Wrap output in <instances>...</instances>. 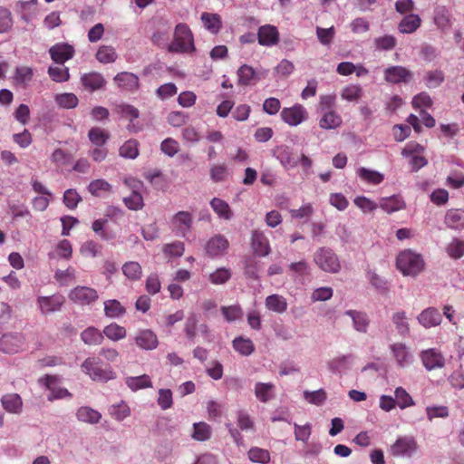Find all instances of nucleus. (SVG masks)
<instances>
[{
    "label": "nucleus",
    "instance_id": "1",
    "mask_svg": "<svg viewBox=\"0 0 464 464\" xmlns=\"http://www.w3.org/2000/svg\"><path fill=\"white\" fill-rule=\"evenodd\" d=\"M168 51L179 53H191L196 51L192 32L186 24L176 25L173 42L168 45Z\"/></svg>",
    "mask_w": 464,
    "mask_h": 464
},
{
    "label": "nucleus",
    "instance_id": "2",
    "mask_svg": "<svg viewBox=\"0 0 464 464\" xmlns=\"http://www.w3.org/2000/svg\"><path fill=\"white\" fill-rule=\"evenodd\" d=\"M81 368L94 382H106L116 377L112 368L110 365H103L98 358H87L82 363Z\"/></svg>",
    "mask_w": 464,
    "mask_h": 464
},
{
    "label": "nucleus",
    "instance_id": "3",
    "mask_svg": "<svg viewBox=\"0 0 464 464\" xmlns=\"http://www.w3.org/2000/svg\"><path fill=\"white\" fill-rule=\"evenodd\" d=\"M396 266L404 276H415L422 271L424 261L420 255L408 249L399 254Z\"/></svg>",
    "mask_w": 464,
    "mask_h": 464
},
{
    "label": "nucleus",
    "instance_id": "4",
    "mask_svg": "<svg viewBox=\"0 0 464 464\" xmlns=\"http://www.w3.org/2000/svg\"><path fill=\"white\" fill-rule=\"evenodd\" d=\"M314 261L319 268L327 273H337L341 263L337 255L328 247H320L314 255Z\"/></svg>",
    "mask_w": 464,
    "mask_h": 464
},
{
    "label": "nucleus",
    "instance_id": "5",
    "mask_svg": "<svg viewBox=\"0 0 464 464\" xmlns=\"http://www.w3.org/2000/svg\"><path fill=\"white\" fill-rule=\"evenodd\" d=\"M25 349V338L19 333L5 334L0 338V352L14 354Z\"/></svg>",
    "mask_w": 464,
    "mask_h": 464
},
{
    "label": "nucleus",
    "instance_id": "6",
    "mask_svg": "<svg viewBox=\"0 0 464 464\" xmlns=\"http://www.w3.org/2000/svg\"><path fill=\"white\" fill-rule=\"evenodd\" d=\"M124 184L131 189L128 197L123 198L125 206L130 210H140L143 208V198L140 192L142 183L135 179H125Z\"/></svg>",
    "mask_w": 464,
    "mask_h": 464
},
{
    "label": "nucleus",
    "instance_id": "7",
    "mask_svg": "<svg viewBox=\"0 0 464 464\" xmlns=\"http://www.w3.org/2000/svg\"><path fill=\"white\" fill-rule=\"evenodd\" d=\"M68 297L76 304L90 305L98 300L99 295L92 287L78 285L71 290Z\"/></svg>",
    "mask_w": 464,
    "mask_h": 464
},
{
    "label": "nucleus",
    "instance_id": "8",
    "mask_svg": "<svg viewBox=\"0 0 464 464\" xmlns=\"http://www.w3.org/2000/svg\"><path fill=\"white\" fill-rule=\"evenodd\" d=\"M228 247L229 242L227 238L223 235L218 234L207 241L205 251L209 257L215 258L226 255Z\"/></svg>",
    "mask_w": 464,
    "mask_h": 464
},
{
    "label": "nucleus",
    "instance_id": "9",
    "mask_svg": "<svg viewBox=\"0 0 464 464\" xmlns=\"http://www.w3.org/2000/svg\"><path fill=\"white\" fill-rule=\"evenodd\" d=\"M280 115L282 120L289 126H297L304 121L308 117L306 110L301 104L284 108Z\"/></svg>",
    "mask_w": 464,
    "mask_h": 464
},
{
    "label": "nucleus",
    "instance_id": "10",
    "mask_svg": "<svg viewBox=\"0 0 464 464\" xmlns=\"http://www.w3.org/2000/svg\"><path fill=\"white\" fill-rule=\"evenodd\" d=\"M423 366L428 371L440 369L445 365V358L437 349L430 348L424 350L420 354Z\"/></svg>",
    "mask_w": 464,
    "mask_h": 464
},
{
    "label": "nucleus",
    "instance_id": "11",
    "mask_svg": "<svg viewBox=\"0 0 464 464\" xmlns=\"http://www.w3.org/2000/svg\"><path fill=\"white\" fill-rule=\"evenodd\" d=\"M412 78V72L403 66H390L384 71V79L390 83L408 82Z\"/></svg>",
    "mask_w": 464,
    "mask_h": 464
},
{
    "label": "nucleus",
    "instance_id": "12",
    "mask_svg": "<svg viewBox=\"0 0 464 464\" xmlns=\"http://www.w3.org/2000/svg\"><path fill=\"white\" fill-rule=\"evenodd\" d=\"M257 40L258 44L263 46L276 45L279 42V32L272 24L262 25L257 31Z\"/></svg>",
    "mask_w": 464,
    "mask_h": 464
},
{
    "label": "nucleus",
    "instance_id": "13",
    "mask_svg": "<svg viewBox=\"0 0 464 464\" xmlns=\"http://www.w3.org/2000/svg\"><path fill=\"white\" fill-rule=\"evenodd\" d=\"M417 442L413 438H399L391 447V452L393 456H411L417 450Z\"/></svg>",
    "mask_w": 464,
    "mask_h": 464
},
{
    "label": "nucleus",
    "instance_id": "14",
    "mask_svg": "<svg viewBox=\"0 0 464 464\" xmlns=\"http://www.w3.org/2000/svg\"><path fill=\"white\" fill-rule=\"evenodd\" d=\"M137 346L142 350H154L159 344L156 334L150 329L140 330L135 336Z\"/></svg>",
    "mask_w": 464,
    "mask_h": 464
},
{
    "label": "nucleus",
    "instance_id": "15",
    "mask_svg": "<svg viewBox=\"0 0 464 464\" xmlns=\"http://www.w3.org/2000/svg\"><path fill=\"white\" fill-rule=\"evenodd\" d=\"M49 53L53 62L63 64L66 61L72 58L74 49L68 44H56L50 48Z\"/></svg>",
    "mask_w": 464,
    "mask_h": 464
},
{
    "label": "nucleus",
    "instance_id": "16",
    "mask_svg": "<svg viewBox=\"0 0 464 464\" xmlns=\"http://www.w3.org/2000/svg\"><path fill=\"white\" fill-rule=\"evenodd\" d=\"M37 303L43 314H50L61 309L64 303V297L60 295L40 296L37 299Z\"/></svg>",
    "mask_w": 464,
    "mask_h": 464
},
{
    "label": "nucleus",
    "instance_id": "17",
    "mask_svg": "<svg viewBox=\"0 0 464 464\" xmlns=\"http://www.w3.org/2000/svg\"><path fill=\"white\" fill-rule=\"evenodd\" d=\"M57 380V376L54 375L46 374L44 376V385L50 391L48 401H53L66 397L72 398V393L67 389L54 386Z\"/></svg>",
    "mask_w": 464,
    "mask_h": 464
},
{
    "label": "nucleus",
    "instance_id": "18",
    "mask_svg": "<svg viewBox=\"0 0 464 464\" xmlns=\"http://www.w3.org/2000/svg\"><path fill=\"white\" fill-rule=\"evenodd\" d=\"M251 241L253 250L256 255L266 256L270 253L269 241L263 232L253 231Z\"/></svg>",
    "mask_w": 464,
    "mask_h": 464
},
{
    "label": "nucleus",
    "instance_id": "19",
    "mask_svg": "<svg viewBox=\"0 0 464 464\" xmlns=\"http://www.w3.org/2000/svg\"><path fill=\"white\" fill-rule=\"evenodd\" d=\"M441 314L438 309L430 307L423 310L418 316L419 323L425 328L437 326L441 323Z\"/></svg>",
    "mask_w": 464,
    "mask_h": 464
},
{
    "label": "nucleus",
    "instance_id": "20",
    "mask_svg": "<svg viewBox=\"0 0 464 464\" xmlns=\"http://www.w3.org/2000/svg\"><path fill=\"white\" fill-rule=\"evenodd\" d=\"M172 227L185 236L192 226V216L188 211H179L171 219Z\"/></svg>",
    "mask_w": 464,
    "mask_h": 464
},
{
    "label": "nucleus",
    "instance_id": "21",
    "mask_svg": "<svg viewBox=\"0 0 464 464\" xmlns=\"http://www.w3.org/2000/svg\"><path fill=\"white\" fill-rule=\"evenodd\" d=\"M114 82L118 87L126 91H136L139 88V78L137 75L128 72L118 73L114 77Z\"/></svg>",
    "mask_w": 464,
    "mask_h": 464
},
{
    "label": "nucleus",
    "instance_id": "22",
    "mask_svg": "<svg viewBox=\"0 0 464 464\" xmlns=\"http://www.w3.org/2000/svg\"><path fill=\"white\" fill-rule=\"evenodd\" d=\"M383 211L392 213L404 209L406 203L400 195H392L391 197L382 198L378 205Z\"/></svg>",
    "mask_w": 464,
    "mask_h": 464
},
{
    "label": "nucleus",
    "instance_id": "23",
    "mask_svg": "<svg viewBox=\"0 0 464 464\" xmlns=\"http://www.w3.org/2000/svg\"><path fill=\"white\" fill-rule=\"evenodd\" d=\"M3 408L9 413L19 414L22 412L23 401L17 393H8L2 397Z\"/></svg>",
    "mask_w": 464,
    "mask_h": 464
},
{
    "label": "nucleus",
    "instance_id": "24",
    "mask_svg": "<svg viewBox=\"0 0 464 464\" xmlns=\"http://www.w3.org/2000/svg\"><path fill=\"white\" fill-rule=\"evenodd\" d=\"M391 350L397 363L401 367H406L411 363L412 356L405 344L401 343H393L391 345Z\"/></svg>",
    "mask_w": 464,
    "mask_h": 464
},
{
    "label": "nucleus",
    "instance_id": "25",
    "mask_svg": "<svg viewBox=\"0 0 464 464\" xmlns=\"http://www.w3.org/2000/svg\"><path fill=\"white\" fill-rule=\"evenodd\" d=\"M344 314L352 318L353 328L357 332H367L370 324V320L366 313L356 310H347L345 311Z\"/></svg>",
    "mask_w": 464,
    "mask_h": 464
},
{
    "label": "nucleus",
    "instance_id": "26",
    "mask_svg": "<svg viewBox=\"0 0 464 464\" xmlns=\"http://www.w3.org/2000/svg\"><path fill=\"white\" fill-rule=\"evenodd\" d=\"M444 222L450 229H464V210L449 209L446 212Z\"/></svg>",
    "mask_w": 464,
    "mask_h": 464
},
{
    "label": "nucleus",
    "instance_id": "27",
    "mask_svg": "<svg viewBox=\"0 0 464 464\" xmlns=\"http://www.w3.org/2000/svg\"><path fill=\"white\" fill-rule=\"evenodd\" d=\"M421 24V20L418 14H410L405 15L398 24V30L401 34L414 33Z\"/></svg>",
    "mask_w": 464,
    "mask_h": 464
},
{
    "label": "nucleus",
    "instance_id": "28",
    "mask_svg": "<svg viewBox=\"0 0 464 464\" xmlns=\"http://www.w3.org/2000/svg\"><path fill=\"white\" fill-rule=\"evenodd\" d=\"M266 307L272 312L276 314H283L287 310L286 299L277 294L268 295L265 300Z\"/></svg>",
    "mask_w": 464,
    "mask_h": 464
},
{
    "label": "nucleus",
    "instance_id": "29",
    "mask_svg": "<svg viewBox=\"0 0 464 464\" xmlns=\"http://www.w3.org/2000/svg\"><path fill=\"white\" fill-rule=\"evenodd\" d=\"M88 191L94 197L100 198L112 192V186L103 179H93L88 186Z\"/></svg>",
    "mask_w": 464,
    "mask_h": 464
},
{
    "label": "nucleus",
    "instance_id": "30",
    "mask_svg": "<svg viewBox=\"0 0 464 464\" xmlns=\"http://www.w3.org/2000/svg\"><path fill=\"white\" fill-rule=\"evenodd\" d=\"M78 420L90 424H96L102 419V414L91 407L82 406L76 412Z\"/></svg>",
    "mask_w": 464,
    "mask_h": 464
},
{
    "label": "nucleus",
    "instance_id": "31",
    "mask_svg": "<svg viewBox=\"0 0 464 464\" xmlns=\"http://www.w3.org/2000/svg\"><path fill=\"white\" fill-rule=\"evenodd\" d=\"M210 206L213 211L223 219L229 220L233 216V212L229 205L219 198H212L210 201Z\"/></svg>",
    "mask_w": 464,
    "mask_h": 464
},
{
    "label": "nucleus",
    "instance_id": "32",
    "mask_svg": "<svg viewBox=\"0 0 464 464\" xmlns=\"http://www.w3.org/2000/svg\"><path fill=\"white\" fill-rule=\"evenodd\" d=\"M104 314L110 318H118L126 314L125 307L116 299H110L104 302Z\"/></svg>",
    "mask_w": 464,
    "mask_h": 464
},
{
    "label": "nucleus",
    "instance_id": "33",
    "mask_svg": "<svg viewBox=\"0 0 464 464\" xmlns=\"http://www.w3.org/2000/svg\"><path fill=\"white\" fill-rule=\"evenodd\" d=\"M82 341L88 345L101 344L104 339L103 334L95 327H88L81 334Z\"/></svg>",
    "mask_w": 464,
    "mask_h": 464
},
{
    "label": "nucleus",
    "instance_id": "34",
    "mask_svg": "<svg viewBox=\"0 0 464 464\" xmlns=\"http://www.w3.org/2000/svg\"><path fill=\"white\" fill-rule=\"evenodd\" d=\"M82 82L83 86L91 91L99 90L105 83L104 78L98 72H90L84 74L82 77Z\"/></svg>",
    "mask_w": 464,
    "mask_h": 464
},
{
    "label": "nucleus",
    "instance_id": "35",
    "mask_svg": "<svg viewBox=\"0 0 464 464\" xmlns=\"http://www.w3.org/2000/svg\"><path fill=\"white\" fill-rule=\"evenodd\" d=\"M88 138L94 146L102 147L110 139V133L100 127H92L88 132Z\"/></svg>",
    "mask_w": 464,
    "mask_h": 464
},
{
    "label": "nucleus",
    "instance_id": "36",
    "mask_svg": "<svg viewBox=\"0 0 464 464\" xmlns=\"http://www.w3.org/2000/svg\"><path fill=\"white\" fill-rule=\"evenodd\" d=\"M275 385L273 383L257 382L255 385L256 397L262 402H267L274 397Z\"/></svg>",
    "mask_w": 464,
    "mask_h": 464
},
{
    "label": "nucleus",
    "instance_id": "37",
    "mask_svg": "<svg viewBox=\"0 0 464 464\" xmlns=\"http://www.w3.org/2000/svg\"><path fill=\"white\" fill-rule=\"evenodd\" d=\"M343 121L339 114L334 111L325 112L320 120L319 125L325 130L335 129L341 126Z\"/></svg>",
    "mask_w": 464,
    "mask_h": 464
},
{
    "label": "nucleus",
    "instance_id": "38",
    "mask_svg": "<svg viewBox=\"0 0 464 464\" xmlns=\"http://www.w3.org/2000/svg\"><path fill=\"white\" fill-rule=\"evenodd\" d=\"M201 20L205 27L212 34H218L222 27L220 16L217 14L203 13Z\"/></svg>",
    "mask_w": 464,
    "mask_h": 464
},
{
    "label": "nucleus",
    "instance_id": "39",
    "mask_svg": "<svg viewBox=\"0 0 464 464\" xmlns=\"http://www.w3.org/2000/svg\"><path fill=\"white\" fill-rule=\"evenodd\" d=\"M125 383L133 392L152 386L150 378L147 374H142L136 377H127Z\"/></svg>",
    "mask_w": 464,
    "mask_h": 464
},
{
    "label": "nucleus",
    "instance_id": "40",
    "mask_svg": "<svg viewBox=\"0 0 464 464\" xmlns=\"http://www.w3.org/2000/svg\"><path fill=\"white\" fill-rule=\"evenodd\" d=\"M233 348L244 356H248L255 351L253 342L249 338H244L242 336L233 340Z\"/></svg>",
    "mask_w": 464,
    "mask_h": 464
},
{
    "label": "nucleus",
    "instance_id": "41",
    "mask_svg": "<svg viewBox=\"0 0 464 464\" xmlns=\"http://www.w3.org/2000/svg\"><path fill=\"white\" fill-rule=\"evenodd\" d=\"M122 273L128 279L137 281L141 278L142 268L138 262L129 261L122 266Z\"/></svg>",
    "mask_w": 464,
    "mask_h": 464
},
{
    "label": "nucleus",
    "instance_id": "42",
    "mask_svg": "<svg viewBox=\"0 0 464 464\" xmlns=\"http://www.w3.org/2000/svg\"><path fill=\"white\" fill-rule=\"evenodd\" d=\"M247 457L252 462L260 464H267L271 459L269 451L259 447L250 448L247 451Z\"/></svg>",
    "mask_w": 464,
    "mask_h": 464
},
{
    "label": "nucleus",
    "instance_id": "43",
    "mask_svg": "<svg viewBox=\"0 0 464 464\" xmlns=\"http://www.w3.org/2000/svg\"><path fill=\"white\" fill-rule=\"evenodd\" d=\"M119 153L125 159L134 160L139 155V142L136 140L125 141L120 148Z\"/></svg>",
    "mask_w": 464,
    "mask_h": 464
},
{
    "label": "nucleus",
    "instance_id": "44",
    "mask_svg": "<svg viewBox=\"0 0 464 464\" xmlns=\"http://www.w3.org/2000/svg\"><path fill=\"white\" fill-rule=\"evenodd\" d=\"M392 320L401 335H406L410 333V325L404 311H398L394 313Z\"/></svg>",
    "mask_w": 464,
    "mask_h": 464
},
{
    "label": "nucleus",
    "instance_id": "45",
    "mask_svg": "<svg viewBox=\"0 0 464 464\" xmlns=\"http://www.w3.org/2000/svg\"><path fill=\"white\" fill-rule=\"evenodd\" d=\"M352 354L340 355L329 362V368L334 372H341L350 368Z\"/></svg>",
    "mask_w": 464,
    "mask_h": 464
},
{
    "label": "nucleus",
    "instance_id": "46",
    "mask_svg": "<svg viewBox=\"0 0 464 464\" xmlns=\"http://www.w3.org/2000/svg\"><path fill=\"white\" fill-rule=\"evenodd\" d=\"M103 334L110 340L117 342L126 337L127 331L123 326L113 323L103 329Z\"/></svg>",
    "mask_w": 464,
    "mask_h": 464
},
{
    "label": "nucleus",
    "instance_id": "47",
    "mask_svg": "<svg viewBox=\"0 0 464 464\" xmlns=\"http://www.w3.org/2000/svg\"><path fill=\"white\" fill-rule=\"evenodd\" d=\"M192 438L198 441H205L211 437V428L206 422H198L193 425Z\"/></svg>",
    "mask_w": 464,
    "mask_h": 464
},
{
    "label": "nucleus",
    "instance_id": "48",
    "mask_svg": "<svg viewBox=\"0 0 464 464\" xmlns=\"http://www.w3.org/2000/svg\"><path fill=\"white\" fill-rule=\"evenodd\" d=\"M357 175L365 182L378 185L383 180V175L378 171L368 169L366 168H360L357 170Z\"/></svg>",
    "mask_w": 464,
    "mask_h": 464
},
{
    "label": "nucleus",
    "instance_id": "49",
    "mask_svg": "<svg viewBox=\"0 0 464 464\" xmlns=\"http://www.w3.org/2000/svg\"><path fill=\"white\" fill-rule=\"evenodd\" d=\"M33 75L34 72L31 67L19 66L15 69L14 80L15 83L25 86L31 82Z\"/></svg>",
    "mask_w": 464,
    "mask_h": 464
},
{
    "label": "nucleus",
    "instance_id": "50",
    "mask_svg": "<svg viewBox=\"0 0 464 464\" xmlns=\"http://www.w3.org/2000/svg\"><path fill=\"white\" fill-rule=\"evenodd\" d=\"M396 404L401 409L414 405V401L407 391L402 387H398L394 391Z\"/></svg>",
    "mask_w": 464,
    "mask_h": 464
},
{
    "label": "nucleus",
    "instance_id": "51",
    "mask_svg": "<svg viewBox=\"0 0 464 464\" xmlns=\"http://www.w3.org/2000/svg\"><path fill=\"white\" fill-rule=\"evenodd\" d=\"M228 174V169L226 164H214L209 169L210 179L215 183L225 181Z\"/></svg>",
    "mask_w": 464,
    "mask_h": 464
},
{
    "label": "nucleus",
    "instance_id": "52",
    "mask_svg": "<svg viewBox=\"0 0 464 464\" xmlns=\"http://www.w3.org/2000/svg\"><path fill=\"white\" fill-rule=\"evenodd\" d=\"M448 255L454 259H459L464 256V241L459 238H453L447 246Z\"/></svg>",
    "mask_w": 464,
    "mask_h": 464
},
{
    "label": "nucleus",
    "instance_id": "53",
    "mask_svg": "<svg viewBox=\"0 0 464 464\" xmlns=\"http://www.w3.org/2000/svg\"><path fill=\"white\" fill-rule=\"evenodd\" d=\"M96 58L102 63H110L115 62L117 53L113 47L102 45L98 49Z\"/></svg>",
    "mask_w": 464,
    "mask_h": 464
},
{
    "label": "nucleus",
    "instance_id": "54",
    "mask_svg": "<svg viewBox=\"0 0 464 464\" xmlns=\"http://www.w3.org/2000/svg\"><path fill=\"white\" fill-rule=\"evenodd\" d=\"M362 95V89L356 84H350L343 88L341 97L348 102L358 101Z\"/></svg>",
    "mask_w": 464,
    "mask_h": 464
},
{
    "label": "nucleus",
    "instance_id": "55",
    "mask_svg": "<svg viewBox=\"0 0 464 464\" xmlns=\"http://www.w3.org/2000/svg\"><path fill=\"white\" fill-rule=\"evenodd\" d=\"M48 73L51 79L56 82H63L69 80L70 74L67 67L63 64L59 66H50Z\"/></svg>",
    "mask_w": 464,
    "mask_h": 464
},
{
    "label": "nucleus",
    "instance_id": "56",
    "mask_svg": "<svg viewBox=\"0 0 464 464\" xmlns=\"http://www.w3.org/2000/svg\"><path fill=\"white\" fill-rule=\"evenodd\" d=\"M425 84L429 88H437L444 82V73L441 70H433L426 72Z\"/></svg>",
    "mask_w": 464,
    "mask_h": 464
},
{
    "label": "nucleus",
    "instance_id": "57",
    "mask_svg": "<svg viewBox=\"0 0 464 464\" xmlns=\"http://www.w3.org/2000/svg\"><path fill=\"white\" fill-rule=\"evenodd\" d=\"M255 70L253 67L244 64L237 70L238 84L239 85H249L251 81L255 77Z\"/></svg>",
    "mask_w": 464,
    "mask_h": 464
},
{
    "label": "nucleus",
    "instance_id": "58",
    "mask_svg": "<svg viewBox=\"0 0 464 464\" xmlns=\"http://www.w3.org/2000/svg\"><path fill=\"white\" fill-rule=\"evenodd\" d=\"M108 224V219L106 218H99L92 222V231L98 235L102 240H110L114 237L112 234L107 233L105 231V227Z\"/></svg>",
    "mask_w": 464,
    "mask_h": 464
},
{
    "label": "nucleus",
    "instance_id": "59",
    "mask_svg": "<svg viewBox=\"0 0 464 464\" xmlns=\"http://www.w3.org/2000/svg\"><path fill=\"white\" fill-rule=\"evenodd\" d=\"M396 38L390 34H385L374 40L375 47L380 51L392 50L396 46Z\"/></svg>",
    "mask_w": 464,
    "mask_h": 464
},
{
    "label": "nucleus",
    "instance_id": "60",
    "mask_svg": "<svg viewBox=\"0 0 464 464\" xmlns=\"http://www.w3.org/2000/svg\"><path fill=\"white\" fill-rule=\"evenodd\" d=\"M231 278V271L227 268L221 267L209 275V281L214 285H222Z\"/></svg>",
    "mask_w": 464,
    "mask_h": 464
},
{
    "label": "nucleus",
    "instance_id": "61",
    "mask_svg": "<svg viewBox=\"0 0 464 464\" xmlns=\"http://www.w3.org/2000/svg\"><path fill=\"white\" fill-rule=\"evenodd\" d=\"M316 35L319 42L323 45H330L335 36V29L334 26L329 28L316 27Z\"/></svg>",
    "mask_w": 464,
    "mask_h": 464
},
{
    "label": "nucleus",
    "instance_id": "62",
    "mask_svg": "<svg viewBox=\"0 0 464 464\" xmlns=\"http://www.w3.org/2000/svg\"><path fill=\"white\" fill-rule=\"evenodd\" d=\"M55 101L60 107L66 109L75 108L78 104V98L73 93H63L57 95Z\"/></svg>",
    "mask_w": 464,
    "mask_h": 464
},
{
    "label": "nucleus",
    "instance_id": "63",
    "mask_svg": "<svg viewBox=\"0 0 464 464\" xmlns=\"http://www.w3.org/2000/svg\"><path fill=\"white\" fill-rule=\"evenodd\" d=\"M221 313L227 322H234L243 315L241 307L237 304L230 306H222Z\"/></svg>",
    "mask_w": 464,
    "mask_h": 464
},
{
    "label": "nucleus",
    "instance_id": "64",
    "mask_svg": "<svg viewBox=\"0 0 464 464\" xmlns=\"http://www.w3.org/2000/svg\"><path fill=\"white\" fill-rule=\"evenodd\" d=\"M353 203L364 213L372 212L379 207L378 204L364 196L356 197Z\"/></svg>",
    "mask_w": 464,
    "mask_h": 464
}]
</instances>
